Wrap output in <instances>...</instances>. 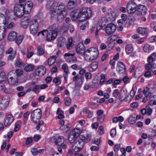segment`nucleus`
Instances as JSON below:
<instances>
[{"label": "nucleus", "mask_w": 156, "mask_h": 156, "mask_svg": "<svg viewBox=\"0 0 156 156\" xmlns=\"http://www.w3.org/2000/svg\"><path fill=\"white\" fill-rule=\"evenodd\" d=\"M30 19V17L29 16H26L24 17L22 19L21 25L23 28H27L29 24V22Z\"/></svg>", "instance_id": "nucleus-15"}, {"label": "nucleus", "mask_w": 156, "mask_h": 156, "mask_svg": "<svg viewBox=\"0 0 156 156\" xmlns=\"http://www.w3.org/2000/svg\"><path fill=\"white\" fill-rule=\"evenodd\" d=\"M46 69L43 66H41L37 68L35 70V74L39 76H42L45 73Z\"/></svg>", "instance_id": "nucleus-18"}, {"label": "nucleus", "mask_w": 156, "mask_h": 156, "mask_svg": "<svg viewBox=\"0 0 156 156\" xmlns=\"http://www.w3.org/2000/svg\"><path fill=\"white\" fill-rule=\"evenodd\" d=\"M37 51V54L39 56H41L44 53L43 49L40 47H38Z\"/></svg>", "instance_id": "nucleus-48"}, {"label": "nucleus", "mask_w": 156, "mask_h": 156, "mask_svg": "<svg viewBox=\"0 0 156 156\" xmlns=\"http://www.w3.org/2000/svg\"><path fill=\"white\" fill-rule=\"evenodd\" d=\"M125 96V93L124 92H121L119 96V99L121 101H122L124 100V96Z\"/></svg>", "instance_id": "nucleus-53"}, {"label": "nucleus", "mask_w": 156, "mask_h": 156, "mask_svg": "<svg viewBox=\"0 0 156 156\" xmlns=\"http://www.w3.org/2000/svg\"><path fill=\"white\" fill-rule=\"evenodd\" d=\"M154 48L153 47L148 44H146L143 47L144 51L146 52H149Z\"/></svg>", "instance_id": "nucleus-27"}, {"label": "nucleus", "mask_w": 156, "mask_h": 156, "mask_svg": "<svg viewBox=\"0 0 156 156\" xmlns=\"http://www.w3.org/2000/svg\"><path fill=\"white\" fill-rule=\"evenodd\" d=\"M133 49L131 44H127L126 46L125 50L127 54H131L133 51Z\"/></svg>", "instance_id": "nucleus-28"}, {"label": "nucleus", "mask_w": 156, "mask_h": 156, "mask_svg": "<svg viewBox=\"0 0 156 156\" xmlns=\"http://www.w3.org/2000/svg\"><path fill=\"white\" fill-rule=\"evenodd\" d=\"M68 28L67 26H63L60 29V31L63 33H65L68 31Z\"/></svg>", "instance_id": "nucleus-55"}, {"label": "nucleus", "mask_w": 156, "mask_h": 156, "mask_svg": "<svg viewBox=\"0 0 156 156\" xmlns=\"http://www.w3.org/2000/svg\"><path fill=\"white\" fill-rule=\"evenodd\" d=\"M56 113L58 114V119H60L64 118V117L63 114V112L62 111H61L59 108H58V109Z\"/></svg>", "instance_id": "nucleus-37"}, {"label": "nucleus", "mask_w": 156, "mask_h": 156, "mask_svg": "<svg viewBox=\"0 0 156 156\" xmlns=\"http://www.w3.org/2000/svg\"><path fill=\"white\" fill-rule=\"evenodd\" d=\"M75 5H76L69 1L68 3L67 7L68 9H70L73 8Z\"/></svg>", "instance_id": "nucleus-57"}, {"label": "nucleus", "mask_w": 156, "mask_h": 156, "mask_svg": "<svg viewBox=\"0 0 156 156\" xmlns=\"http://www.w3.org/2000/svg\"><path fill=\"white\" fill-rule=\"evenodd\" d=\"M114 44L113 42H110L108 43V50H110L112 49L114 47Z\"/></svg>", "instance_id": "nucleus-61"}, {"label": "nucleus", "mask_w": 156, "mask_h": 156, "mask_svg": "<svg viewBox=\"0 0 156 156\" xmlns=\"http://www.w3.org/2000/svg\"><path fill=\"white\" fill-rule=\"evenodd\" d=\"M6 28L3 27L2 29H0V41L2 40L5 37Z\"/></svg>", "instance_id": "nucleus-30"}, {"label": "nucleus", "mask_w": 156, "mask_h": 156, "mask_svg": "<svg viewBox=\"0 0 156 156\" xmlns=\"http://www.w3.org/2000/svg\"><path fill=\"white\" fill-rule=\"evenodd\" d=\"M24 64L19 60H17L16 62L15 66L18 67H21Z\"/></svg>", "instance_id": "nucleus-50"}, {"label": "nucleus", "mask_w": 156, "mask_h": 156, "mask_svg": "<svg viewBox=\"0 0 156 156\" xmlns=\"http://www.w3.org/2000/svg\"><path fill=\"white\" fill-rule=\"evenodd\" d=\"M8 82L10 84L13 85L16 83H18V81L17 78L15 79H14L12 77H11L8 79Z\"/></svg>", "instance_id": "nucleus-29"}, {"label": "nucleus", "mask_w": 156, "mask_h": 156, "mask_svg": "<svg viewBox=\"0 0 156 156\" xmlns=\"http://www.w3.org/2000/svg\"><path fill=\"white\" fill-rule=\"evenodd\" d=\"M108 16L109 19L112 21H113V20H114V19L115 18L116 16L114 12L110 13L108 15Z\"/></svg>", "instance_id": "nucleus-52"}, {"label": "nucleus", "mask_w": 156, "mask_h": 156, "mask_svg": "<svg viewBox=\"0 0 156 156\" xmlns=\"http://www.w3.org/2000/svg\"><path fill=\"white\" fill-rule=\"evenodd\" d=\"M57 44L58 47H62L64 46L66 43V40L63 37H60L57 40Z\"/></svg>", "instance_id": "nucleus-26"}, {"label": "nucleus", "mask_w": 156, "mask_h": 156, "mask_svg": "<svg viewBox=\"0 0 156 156\" xmlns=\"http://www.w3.org/2000/svg\"><path fill=\"white\" fill-rule=\"evenodd\" d=\"M82 15L81 20L82 21L87 20L90 18L91 16V11L90 9L88 8H83L81 9Z\"/></svg>", "instance_id": "nucleus-5"}, {"label": "nucleus", "mask_w": 156, "mask_h": 156, "mask_svg": "<svg viewBox=\"0 0 156 156\" xmlns=\"http://www.w3.org/2000/svg\"><path fill=\"white\" fill-rule=\"evenodd\" d=\"M16 75L18 76H20L23 73V71L21 69H17L16 71Z\"/></svg>", "instance_id": "nucleus-58"}, {"label": "nucleus", "mask_w": 156, "mask_h": 156, "mask_svg": "<svg viewBox=\"0 0 156 156\" xmlns=\"http://www.w3.org/2000/svg\"><path fill=\"white\" fill-rule=\"evenodd\" d=\"M1 90L3 91L5 93H10L9 89L6 88L5 85H2L1 86Z\"/></svg>", "instance_id": "nucleus-45"}, {"label": "nucleus", "mask_w": 156, "mask_h": 156, "mask_svg": "<svg viewBox=\"0 0 156 156\" xmlns=\"http://www.w3.org/2000/svg\"><path fill=\"white\" fill-rule=\"evenodd\" d=\"M98 66V62L97 61L92 62L89 68V70L90 72H93L96 70Z\"/></svg>", "instance_id": "nucleus-22"}, {"label": "nucleus", "mask_w": 156, "mask_h": 156, "mask_svg": "<svg viewBox=\"0 0 156 156\" xmlns=\"http://www.w3.org/2000/svg\"><path fill=\"white\" fill-rule=\"evenodd\" d=\"M55 143L56 145L60 146L63 148H66V140L62 136H59L55 139Z\"/></svg>", "instance_id": "nucleus-9"}, {"label": "nucleus", "mask_w": 156, "mask_h": 156, "mask_svg": "<svg viewBox=\"0 0 156 156\" xmlns=\"http://www.w3.org/2000/svg\"><path fill=\"white\" fill-rule=\"evenodd\" d=\"M48 4L50 6V13H67L65 6L63 3L57 2L53 0H49L48 2Z\"/></svg>", "instance_id": "nucleus-2"}, {"label": "nucleus", "mask_w": 156, "mask_h": 156, "mask_svg": "<svg viewBox=\"0 0 156 156\" xmlns=\"http://www.w3.org/2000/svg\"><path fill=\"white\" fill-rule=\"evenodd\" d=\"M83 79L84 77L83 76H80L76 83V85L78 86H80L83 83Z\"/></svg>", "instance_id": "nucleus-33"}, {"label": "nucleus", "mask_w": 156, "mask_h": 156, "mask_svg": "<svg viewBox=\"0 0 156 156\" xmlns=\"http://www.w3.org/2000/svg\"><path fill=\"white\" fill-rule=\"evenodd\" d=\"M116 130L115 129H112L110 132L111 136L112 137H114L116 135Z\"/></svg>", "instance_id": "nucleus-63"}, {"label": "nucleus", "mask_w": 156, "mask_h": 156, "mask_svg": "<svg viewBox=\"0 0 156 156\" xmlns=\"http://www.w3.org/2000/svg\"><path fill=\"white\" fill-rule=\"evenodd\" d=\"M152 75L151 70H147L144 74V76L146 78L151 77Z\"/></svg>", "instance_id": "nucleus-47"}, {"label": "nucleus", "mask_w": 156, "mask_h": 156, "mask_svg": "<svg viewBox=\"0 0 156 156\" xmlns=\"http://www.w3.org/2000/svg\"><path fill=\"white\" fill-rule=\"evenodd\" d=\"M137 10L139 15H144L147 12L146 7L144 5H140L137 7Z\"/></svg>", "instance_id": "nucleus-16"}, {"label": "nucleus", "mask_w": 156, "mask_h": 156, "mask_svg": "<svg viewBox=\"0 0 156 156\" xmlns=\"http://www.w3.org/2000/svg\"><path fill=\"white\" fill-rule=\"evenodd\" d=\"M56 57L55 56H51L48 59V64L49 66L53 65L55 62Z\"/></svg>", "instance_id": "nucleus-34"}, {"label": "nucleus", "mask_w": 156, "mask_h": 156, "mask_svg": "<svg viewBox=\"0 0 156 156\" xmlns=\"http://www.w3.org/2000/svg\"><path fill=\"white\" fill-rule=\"evenodd\" d=\"M57 30H50L48 31L47 35V39L48 41L54 40L57 36Z\"/></svg>", "instance_id": "nucleus-13"}, {"label": "nucleus", "mask_w": 156, "mask_h": 156, "mask_svg": "<svg viewBox=\"0 0 156 156\" xmlns=\"http://www.w3.org/2000/svg\"><path fill=\"white\" fill-rule=\"evenodd\" d=\"M68 126L69 124H67L66 125L61 126L60 127V129H61L64 130L65 131H68L69 129V127Z\"/></svg>", "instance_id": "nucleus-46"}, {"label": "nucleus", "mask_w": 156, "mask_h": 156, "mask_svg": "<svg viewBox=\"0 0 156 156\" xmlns=\"http://www.w3.org/2000/svg\"><path fill=\"white\" fill-rule=\"evenodd\" d=\"M76 50L77 54L81 55L84 54L85 51V47L83 43H79L77 45Z\"/></svg>", "instance_id": "nucleus-14"}, {"label": "nucleus", "mask_w": 156, "mask_h": 156, "mask_svg": "<svg viewBox=\"0 0 156 156\" xmlns=\"http://www.w3.org/2000/svg\"><path fill=\"white\" fill-rule=\"evenodd\" d=\"M31 119L32 121L35 123L38 122L41 115V112L39 109H37L31 112Z\"/></svg>", "instance_id": "nucleus-4"}, {"label": "nucleus", "mask_w": 156, "mask_h": 156, "mask_svg": "<svg viewBox=\"0 0 156 156\" xmlns=\"http://www.w3.org/2000/svg\"><path fill=\"white\" fill-rule=\"evenodd\" d=\"M51 18H56L58 22H60L66 17L67 13H58L54 12L53 13H50Z\"/></svg>", "instance_id": "nucleus-10"}, {"label": "nucleus", "mask_w": 156, "mask_h": 156, "mask_svg": "<svg viewBox=\"0 0 156 156\" xmlns=\"http://www.w3.org/2000/svg\"><path fill=\"white\" fill-rule=\"evenodd\" d=\"M120 148V144H116L115 145L114 151L115 152H117L119 150Z\"/></svg>", "instance_id": "nucleus-62"}, {"label": "nucleus", "mask_w": 156, "mask_h": 156, "mask_svg": "<svg viewBox=\"0 0 156 156\" xmlns=\"http://www.w3.org/2000/svg\"><path fill=\"white\" fill-rule=\"evenodd\" d=\"M24 14H27L29 13L32 8V7H29L27 5H23Z\"/></svg>", "instance_id": "nucleus-35"}, {"label": "nucleus", "mask_w": 156, "mask_h": 156, "mask_svg": "<svg viewBox=\"0 0 156 156\" xmlns=\"http://www.w3.org/2000/svg\"><path fill=\"white\" fill-rule=\"evenodd\" d=\"M53 82L55 83L57 85H59L61 83L60 78L55 77L54 78L53 80Z\"/></svg>", "instance_id": "nucleus-51"}, {"label": "nucleus", "mask_w": 156, "mask_h": 156, "mask_svg": "<svg viewBox=\"0 0 156 156\" xmlns=\"http://www.w3.org/2000/svg\"><path fill=\"white\" fill-rule=\"evenodd\" d=\"M137 5L133 1H129L126 6V9L129 13L133 14L136 11Z\"/></svg>", "instance_id": "nucleus-8"}, {"label": "nucleus", "mask_w": 156, "mask_h": 156, "mask_svg": "<svg viewBox=\"0 0 156 156\" xmlns=\"http://www.w3.org/2000/svg\"><path fill=\"white\" fill-rule=\"evenodd\" d=\"M62 68L64 70V77L66 81H67V78L69 73L68 67L66 64H63L62 66Z\"/></svg>", "instance_id": "nucleus-19"}, {"label": "nucleus", "mask_w": 156, "mask_h": 156, "mask_svg": "<svg viewBox=\"0 0 156 156\" xmlns=\"http://www.w3.org/2000/svg\"><path fill=\"white\" fill-rule=\"evenodd\" d=\"M16 55V51H14L13 54H12L11 55H10L8 57V59L10 60H12L15 57Z\"/></svg>", "instance_id": "nucleus-56"}, {"label": "nucleus", "mask_w": 156, "mask_h": 156, "mask_svg": "<svg viewBox=\"0 0 156 156\" xmlns=\"http://www.w3.org/2000/svg\"><path fill=\"white\" fill-rule=\"evenodd\" d=\"M77 139L76 137L72 135L71 134L69 135L68 138L69 141L70 143H74Z\"/></svg>", "instance_id": "nucleus-38"}, {"label": "nucleus", "mask_w": 156, "mask_h": 156, "mask_svg": "<svg viewBox=\"0 0 156 156\" xmlns=\"http://www.w3.org/2000/svg\"><path fill=\"white\" fill-rule=\"evenodd\" d=\"M23 36L22 35H20L16 37V43L18 44H20L23 41Z\"/></svg>", "instance_id": "nucleus-41"}, {"label": "nucleus", "mask_w": 156, "mask_h": 156, "mask_svg": "<svg viewBox=\"0 0 156 156\" xmlns=\"http://www.w3.org/2000/svg\"><path fill=\"white\" fill-rule=\"evenodd\" d=\"M6 78L5 74L4 72H2L0 73V83H3L6 81Z\"/></svg>", "instance_id": "nucleus-32"}, {"label": "nucleus", "mask_w": 156, "mask_h": 156, "mask_svg": "<svg viewBox=\"0 0 156 156\" xmlns=\"http://www.w3.org/2000/svg\"><path fill=\"white\" fill-rule=\"evenodd\" d=\"M128 122L131 124H134L136 122L135 117L132 116H130L128 119Z\"/></svg>", "instance_id": "nucleus-44"}, {"label": "nucleus", "mask_w": 156, "mask_h": 156, "mask_svg": "<svg viewBox=\"0 0 156 156\" xmlns=\"http://www.w3.org/2000/svg\"><path fill=\"white\" fill-rule=\"evenodd\" d=\"M145 66V69L147 70H150L152 68L151 63H147L146 64Z\"/></svg>", "instance_id": "nucleus-64"}, {"label": "nucleus", "mask_w": 156, "mask_h": 156, "mask_svg": "<svg viewBox=\"0 0 156 156\" xmlns=\"http://www.w3.org/2000/svg\"><path fill=\"white\" fill-rule=\"evenodd\" d=\"M30 112H27L23 114V117L24 118V122L26 123L27 121L28 120V116L30 114Z\"/></svg>", "instance_id": "nucleus-54"}, {"label": "nucleus", "mask_w": 156, "mask_h": 156, "mask_svg": "<svg viewBox=\"0 0 156 156\" xmlns=\"http://www.w3.org/2000/svg\"><path fill=\"white\" fill-rule=\"evenodd\" d=\"M116 29V25L113 23L108 24L105 27V32L109 35L112 34L115 31Z\"/></svg>", "instance_id": "nucleus-12"}, {"label": "nucleus", "mask_w": 156, "mask_h": 156, "mask_svg": "<svg viewBox=\"0 0 156 156\" xmlns=\"http://www.w3.org/2000/svg\"><path fill=\"white\" fill-rule=\"evenodd\" d=\"M70 17L73 19V20H76L78 18L82 19L81 13V9H75L71 12Z\"/></svg>", "instance_id": "nucleus-11"}, {"label": "nucleus", "mask_w": 156, "mask_h": 156, "mask_svg": "<svg viewBox=\"0 0 156 156\" xmlns=\"http://www.w3.org/2000/svg\"><path fill=\"white\" fill-rule=\"evenodd\" d=\"M16 33L14 31H12L9 34L8 37V40L11 41H13L15 40L17 37Z\"/></svg>", "instance_id": "nucleus-25"}, {"label": "nucleus", "mask_w": 156, "mask_h": 156, "mask_svg": "<svg viewBox=\"0 0 156 156\" xmlns=\"http://www.w3.org/2000/svg\"><path fill=\"white\" fill-rule=\"evenodd\" d=\"M34 69V66L32 65H28L25 67L24 70L27 72L32 71Z\"/></svg>", "instance_id": "nucleus-31"}, {"label": "nucleus", "mask_w": 156, "mask_h": 156, "mask_svg": "<svg viewBox=\"0 0 156 156\" xmlns=\"http://www.w3.org/2000/svg\"><path fill=\"white\" fill-rule=\"evenodd\" d=\"M81 133L80 130L77 128L74 129L72 133L71 134L77 138V139L80 138V136L81 134H80Z\"/></svg>", "instance_id": "nucleus-23"}, {"label": "nucleus", "mask_w": 156, "mask_h": 156, "mask_svg": "<svg viewBox=\"0 0 156 156\" xmlns=\"http://www.w3.org/2000/svg\"><path fill=\"white\" fill-rule=\"evenodd\" d=\"M117 70L120 74L124 73L126 72V67L123 63L121 62H118Z\"/></svg>", "instance_id": "nucleus-17"}, {"label": "nucleus", "mask_w": 156, "mask_h": 156, "mask_svg": "<svg viewBox=\"0 0 156 156\" xmlns=\"http://www.w3.org/2000/svg\"><path fill=\"white\" fill-rule=\"evenodd\" d=\"M90 140V136L89 134L81 135L73 146L72 150L75 152H79L83 148L84 142H88Z\"/></svg>", "instance_id": "nucleus-1"}, {"label": "nucleus", "mask_w": 156, "mask_h": 156, "mask_svg": "<svg viewBox=\"0 0 156 156\" xmlns=\"http://www.w3.org/2000/svg\"><path fill=\"white\" fill-rule=\"evenodd\" d=\"M23 9V4L21 3L16 4L14 8L15 15L18 17H21L24 14Z\"/></svg>", "instance_id": "nucleus-6"}, {"label": "nucleus", "mask_w": 156, "mask_h": 156, "mask_svg": "<svg viewBox=\"0 0 156 156\" xmlns=\"http://www.w3.org/2000/svg\"><path fill=\"white\" fill-rule=\"evenodd\" d=\"M86 52L90 53V56L89 57L87 55H85V58L87 62H91L93 60L96 59L99 55V52L96 48L92 47L87 50Z\"/></svg>", "instance_id": "nucleus-3"}, {"label": "nucleus", "mask_w": 156, "mask_h": 156, "mask_svg": "<svg viewBox=\"0 0 156 156\" xmlns=\"http://www.w3.org/2000/svg\"><path fill=\"white\" fill-rule=\"evenodd\" d=\"M9 104V102L5 99L0 98V110L5 109Z\"/></svg>", "instance_id": "nucleus-20"}, {"label": "nucleus", "mask_w": 156, "mask_h": 156, "mask_svg": "<svg viewBox=\"0 0 156 156\" xmlns=\"http://www.w3.org/2000/svg\"><path fill=\"white\" fill-rule=\"evenodd\" d=\"M38 24L36 20H32L30 23V33L34 35L37 32Z\"/></svg>", "instance_id": "nucleus-7"}, {"label": "nucleus", "mask_w": 156, "mask_h": 156, "mask_svg": "<svg viewBox=\"0 0 156 156\" xmlns=\"http://www.w3.org/2000/svg\"><path fill=\"white\" fill-rule=\"evenodd\" d=\"M64 100L65 101V104L66 105L69 106L70 105L71 102V100L70 98L68 97H65Z\"/></svg>", "instance_id": "nucleus-43"}, {"label": "nucleus", "mask_w": 156, "mask_h": 156, "mask_svg": "<svg viewBox=\"0 0 156 156\" xmlns=\"http://www.w3.org/2000/svg\"><path fill=\"white\" fill-rule=\"evenodd\" d=\"M150 89L149 88L147 87L143 90V93L144 94V95L147 98H153V97L151 96V93L149 91Z\"/></svg>", "instance_id": "nucleus-24"}, {"label": "nucleus", "mask_w": 156, "mask_h": 156, "mask_svg": "<svg viewBox=\"0 0 156 156\" xmlns=\"http://www.w3.org/2000/svg\"><path fill=\"white\" fill-rule=\"evenodd\" d=\"M21 124V122L20 121H18L16 122L14 129V131L15 132H17L20 129Z\"/></svg>", "instance_id": "nucleus-40"}, {"label": "nucleus", "mask_w": 156, "mask_h": 156, "mask_svg": "<svg viewBox=\"0 0 156 156\" xmlns=\"http://www.w3.org/2000/svg\"><path fill=\"white\" fill-rule=\"evenodd\" d=\"M48 31L47 30H43L42 31L39 32L37 34V36H39L40 34H41L43 36H45L47 34Z\"/></svg>", "instance_id": "nucleus-60"}, {"label": "nucleus", "mask_w": 156, "mask_h": 156, "mask_svg": "<svg viewBox=\"0 0 156 156\" xmlns=\"http://www.w3.org/2000/svg\"><path fill=\"white\" fill-rule=\"evenodd\" d=\"M137 31L139 33L142 34H145L147 32V28L143 27L139 28Z\"/></svg>", "instance_id": "nucleus-39"}, {"label": "nucleus", "mask_w": 156, "mask_h": 156, "mask_svg": "<svg viewBox=\"0 0 156 156\" xmlns=\"http://www.w3.org/2000/svg\"><path fill=\"white\" fill-rule=\"evenodd\" d=\"M101 77L100 83L101 85H102L106 80V76L105 75H101Z\"/></svg>", "instance_id": "nucleus-49"}, {"label": "nucleus", "mask_w": 156, "mask_h": 156, "mask_svg": "<svg viewBox=\"0 0 156 156\" xmlns=\"http://www.w3.org/2000/svg\"><path fill=\"white\" fill-rule=\"evenodd\" d=\"M70 60L67 61L68 62H75L77 61V58L76 57L72 56L71 58H70Z\"/></svg>", "instance_id": "nucleus-59"}, {"label": "nucleus", "mask_w": 156, "mask_h": 156, "mask_svg": "<svg viewBox=\"0 0 156 156\" xmlns=\"http://www.w3.org/2000/svg\"><path fill=\"white\" fill-rule=\"evenodd\" d=\"M13 118L12 115H9L6 116L4 122V125L7 126L10 124L13 121Z\"/></svg>", "instance_id": "nucleus-21"}, {"label": "nucleus", "mask_w": 156, "mask_h": 156, "mask_svg": "<svg viewBox=\"0 0 156 156\" xmlns=\"http://www.w3.org/2000/svg\"><path fill=\"white\" fill-rule=\"evenodd\" d=\"M105 117V115L104 114L102 115L98 116L97 117V120L98 121L102 123L104 122Z\"/></svg>", "instance_id": "nucleus-42"}, {"label": "nucleus", "mask_w": 156, "mask_h": 156, "mask_svg": "<svg viewBox=\"0 0 156 156\" xmlns=\"http://www.w3.org/2000/svg\"><path fill=\"white\" fill-rule=\"evenodd\" d=\"M2 20H3V23L5 26L7 27L8 25V23H9L8 19L4 16H0V21Z\"/></svg>", "instance_id": "nucleus-36"}]
</instances>
